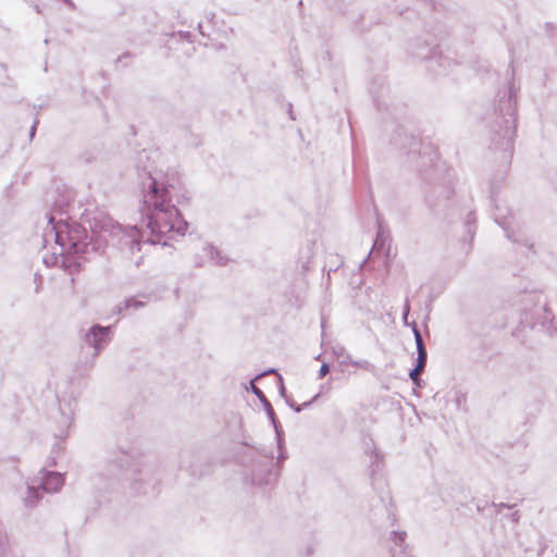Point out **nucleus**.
I'll return each instance as SVG.
<instances>
[{
  "label": "nucleus",
  "instance_id": "nucleus-2",
  "mask_svg": "<svg viewBox=\"0 0 557 557\" xmlns=\"http://www.w3.org/2000/svg\"><path fill=\"white\" fill-rule=\"evenodd\" d=\"M517 88L513 82L497 94L495 117L491 123V148L500 151V160L508 163L513 153V141L517 129L516 117Z\"/></svg>",
  "mask_w": 557,
  "mask_h": 557
},
{
  "label": "nucleus",
  "instance_id": "nucleus-4",
  "mask_svg": "<svg viewBox=\"0 0 557 557\" xmlns=\"http://www.w3.org/2000/svg\"><path fill=\"white\" fill-rule=\"evenodd\" d=\"M520 325L530 331H536L553 336L557 329L554 326V315L542 300L541 293L532 290L524 293L519 300Z\"/></svg>",
  "mask_w": 557,
  "mask_h": 557
},
{
  "label": "nucleus",
  "instance_id": "nucleus-11",
  "mask_svg": "<svg viewBox=\"0 0 557 557\" xmlns=\"http://www.w3.org/2000/svg\"><path fill=\"white\" fill-rule=\"evenodd\" d=\"M417 357L414 358V367L409 371V377L413 384L418 387L421 386V380L419 375L423 372L426 363V350H417Z\"/></svg>",
  "mask_w": 557,
  "mask_h": 557
},
{
  "label": "nucleus",
  "instance_id": "nucleus-8",
  "mask_svg": "<svg viewBox=\"0 0 557 557\" xmlns=\"http://www.w3.org/2000/svg\"><path fill=\"white\" fill-rule=\"evenodd\" d=\"M36 482L38 485L32 484L27 487L25 496L27 505H33L37 502L40 488L49 493L59 492L64 484V476L60 472L42 470L38 473Z\"/></svg>",
  "mask_w": 557,
  "mask_h": 557
},
{
  "label": "nucleus",
  "instance_id": "nucleus-20",
  "mask_svg": "<svg viewBox=\"0 0 557 557\" xmlns=\"http://www.w3.org/2000/svg\"><path fill=\"white\" fill-rule=\"evenodd\" d=\"M406 533L404 532H393L392 533V540L396 545H401V543L405 541Z\"/></svg>",
  "mask_w": 557,
  "mask_h": 557
},
{
  "label": "nucleus",
  "instance_id": "nucleus-26",
  "mask_svg": "<svg viewBox=\"0 0 557 557\" xmlns=\"http://www.w3.org/2000/svg\"><path fill=\"white\" fill-rule=\"evenodd\" d=\"M310 404H311V401L305 403L302 406H297V407H295V411L299 412V411H301L302 407L309 406Z\"/></svg>",
  "mask_w": 557,
  "mask_h": 557
},
{
  "label": "nucleus",
  "instance_id": "nucleus-22",
  "mask_svg": "<svg viewBox=\"0 0 557 557\" xmlns=\"http://www.w3.org/2000/svg\"><path fill=\"white\" fill-rule=\"evenodd\" d=\"M39 121L36 119L29 129V137L33 138L36 134V128H37V125H38Z\"/></svg>",
  "mask_w": 557,
  "mask_h": 557
},
{
  "label": "nucleus",
  "instance_id": "nucleus-25",
  "mask_svg": "<svg viewBox=\"0 0 557 557\" xmlns=\"http://www.w3.org/2000/svg\"><path fill=\"white\" fill-rule=\"evenodd\" d=\"M274 372H275V370H274V369H269V370L264 371L263 373H261V374L257 375V376L255 377V380H258L259 377H261V376H263V375H267V374H269V373H274Z\"/></svg>",
  "mask_w": 557,
  "mask_h": 557
},
{
  "label": "nucleus",
  "instance_id": "nucleus-1",
  "mask_svg": "<svg viewBox=\"0 0 557 557\" xmlns=\"http://www.w3.org/2000/svg\"><path fill=\"white\" fill-rule=\"evenodd\" d=\"M158 157L157 150L143 149L135 158L143 196L140 213L148 233L140 232L136 226L117 225L114 234L119 236L121 246L127 247L131 252L139 251L141 243L165 246V237L172 239L175 236H184L188 228V223L173 202L174 178L163 175L162 171L156 168Z\"/></svg>",
  "mask_w": 557,
  "mask_h": 557
},
{
  "label": "nucleus",
  "instance_id": "nucleus-9",
  "mask_svg": "<svg viewBox=\"0 0 557 557\" xmlns=\"http://www.w3.org/2000/svg\"><path fill=\"white\" fill-rule=\"evenodd\" d=\"M112 326L94 325L86 334V341L92 348H100L111 341Z\"/></svg>",
  "mask_w": 557,
  "mask_h": 557
},
{
  "label": "nucleus",
  "instance_id": "nucleus-19",
  "mask_svg": "<svg viewBox=\"0 0 557 557\" xmlns=\"http://www.w3.org/2000/svg\"><path fill=\"white\" fill-rule=\"evenodd\" d=\"M423 150H424V151H423V154H424V156H425V154H428V162H423V164H422V165H426V164H429V163H430V164H431V163H433V162H434V160H435L436 153H435L434 151H433V152H431V147H423Z\"/></svg>",
  "mask_w": 557,
  "mask_h": 557
},
{
  "label": "nucleus",
  "instance_id": "nucleus-23",
  "mask_svg": "<svg viewBox=\"0 0 557 557\" xmlns=\"http://www.w3.org/2000/svg\"><path fill=\"white\" fill-rule=\"evenodd\" d=\"M65 5H67L71 10H75V3L72 0H61Z\"/></svg>",
  "mask_w": 557,
  "mask_h": 557
},
{
  "label": "nucleus",
  "instance_id": "nucleus-15",
  "mask_svg": "<svg viewBox=\"0 0 557 557\" xmlns=\"http://www.w3.org/2000/svg\"><path fill=\"white\" fill-rule=\"evenodd\" d=\"M465 228H466L467 235L469 236V242L471 244L475 236V232H476L474 212L471 211L468 213L466 222H465Z\"/></svg>",
  "mask_w": 557,
  "mask_h": 557
},
{
  "label": "nucleus",
  "instance_id": "nucleus-18",
  "mask_svg": "<svg viewBox=\"0 0 557 557\" xmlns=\"http://www.w3.org/2000/svg\"><path fill=\"white\" fill-rule=\"evenodd\" d=\"M413 332H414V339H416V348H418V349L425 348V344L423 342L421 333L417 329H413Z\"/></svg>",
  "mask_w": 557,
  "mask_h": 557
},
{
  "label": "nucleus",
  "instance_id": "nucleus-10",
  "mask_svg": "<svg viewBox=\"0 0 557 557\" xmlns=\"http://www.w3.org/2000/svg\"><path fill=\"white\" fill-rule=\"evenodd\" d=\"M414 55L419 59H425L430 62L435 61L440 67L446 69L449 65L450 59L447 55H442L441 51H437V48H429L428 46H423L414 53Z\"/></svg>",
  "mask_w": 557,
  "mask_h": 557
},
{
  "label": "nucleus",
  "instance_id": "nucleus-5",
  "mask_svg": "<svg viewBox=\"0 0 557 557\" xmlns=\"http://www.w3.org/2000/svg\"><path fill=\"white\" fill-rule=\"evenodd\" d=\"M423 201L435 216L444 221H451L459 213L451 184L432 185L425 191Z\"/></svg>",
  "mask_w": 557,
  "mask_h": 557
},
{
  "label": "nucleus",
  "instance_id": "nucleus-16",
  "mask_svg": "<svg viewBox=\"0 0 557 557\" xmlns=\"http://www.w3.org/2000/svg\"><path fill=\"white\" fill-rule=\"evenodd\" d=\"M337 358L338 359L342 358V360H341L342 364H346V363L350 362L358 368H364V369L368 368L367 361H364V360L354 361L348 355L345 354V350H341V352L337 355Z\"/></svg>",
  "mask_w": 557,
  "mask_h": 557
},
{
  "label": "nucleus",
  "instance_id": "nucleus-27",
  "mask_svg": "<svg viewBox=\"0 0 557 557\" xmlns=\"http://www.w3.org/2000/svg\"><path fill=\"white\" fill-rule=\"evenodd\" d=\"M278 380H280V392H281V394L283 395V394H284L285 388H284V386H283V384H282V376H281V375H278Z\"/></svg>",
  "mask_w": 557,
  "mask_h": 557
},
{
  "label": "nucleus",
  "instance_id": "nucleus-12",
  "mask_svg": "<svg viewBox=\"0 0 557 557\" xmlns=\"http://www.w3.org/2000/svg\"><path fill=\"white\" fill-rule=\"evenodd\" d=\"M203 251L213 264L225 265L227 263V258L222 256L221 251L213 245L207 244Z\"/></svg>",
  "mask_w": 557,
  "mask_h": 557
},
{
  "label": "nucleus",
  "instance_id": "nucleus-24",
  "mask_svg": "<svg viewBox=\"0 0 557 557\" xmlns=\"http://www.w3.org/2000/svg\"><path fill=\"white\" fill-rule=\"evenodd\" d=\"M410 310L409 301L406 300L405 307H404V319H407L408 312Z\"/></svg>",
  "mask_w": 557,
  "mask_h": 557
},
{
  "label": "nucleus",
  "instance_id": "nucleus-21",
  "mask_svg": "<svg viewBox=\"0 0 557 557\" xmlns=\"http://www.w3.org/2000/svg\"><path fill=\"white\" fill-rule=\"evenodd\" d=\"M329 371H330L329 364L323 362L320 368V371H319L320 377H323L324 375H326L329 373Z\"/></svg>",
  "mask_w": 557,
  "mask_h": 557
},
{
  "label": "nucleus",
  "instance_id": "nucleus-30",
  "mask_svg": "<svg viewBox=\"0 0 557 557\" xmlns=\"http://www.w3.org/2000/svg\"><path fill=\"white\" fill-rule=\"evenodd\" d=\"M381 234H382V231H381V226L379 225L377 239L381 237Z\"/></svg>",
  "mask_w": 557,
  "mask_h": 557
},
{
  "label": "nucleus",
  "instance_id": "nucleus-6",
  "mask_svg": "<svg viewBox=\"0 0 557 557\" xmlns=\"http://www.w3.org/2000/svg\"><path fill=\"white\" fill-rule=\"evenodd\" d=\"M491 201L494 206V212L493 218L494 221L505 231L506 237L516 243L525 246L527 248L531 249L533 247V244L530 242V239L522 233L520 228H515L512 226L513 223V216L509 212L506 206L500 207L498 203V199L494 191L491 194Z\"/></svg>",
  "mask_w": 557,
  "mask_h": 557
},
{
  "label": "nucleus",
  "instance_id": "nucleus-17",
  "mask_svg": "<svg viewBox=\"0 0 557 557\" xmlns=\"http://www.w3.org/2000/svg\"><path fill=\"white\" fill-rule=\"evenodd\" d=\"M421 147H422V144L416 137H411V147L408 151V156H409L410 160H413L416 158L417 153H419V154L422 153Z\"/></svg>",
  "mask_w": 557,
  "mask_h": 557
},
{
  "label": "nucleus",
  "instance_id": "nucleus-3",
  "mask_svg": "<svg viewBox=\"0 0 557 557\" xmlns=\"http://www.w3.org/2000/svg\"><path fill=\"white\" fill-rule=\"evenodd\" d=\"M49 233L54 237V242L60 246L61 255L82 256L89 251H97L101 244L99 239H94V233L89 235L85 227L76 222H69L60 218L58 221L53 214L49 215Z\"/></svg>",
  "mask_w": 557,
  "mask_h": 557
},
{
  "label": "nucleus",
  "instance_id": "nucleus-7",
  "mask_svg": "<svg viewBox=\"0 0 557 557\" xmlns=\"http://www.w3.org/2000/svg\"><path fill=\"white\" fill-rule=\"evenodd\" d=\"M59 410L54 417L57 423L55 436L66 438L72 428L77 409V397L73 393H63L58 397Z\"/></svg>",
  "mask_w": 557,
  "mask_h": 557
},
{
  "label": "nucleus",
  "instance_id": "nucleus-29",
  "mask_svg": "<svg viewBox=\"0 0 557 557\" xmlns=\"http://www.w3.org/2000/svg\"><path fill=\"white\" fill-rule=\"evenodd\" d=\"M301 301H302V296L301 295L296 296V302H295L296 306H300Z\"/></svg>",
  "mask_w": 557,
  "mask_h": 557
},
{
  "label": "nucleus",
  "instance_id": "nucleus-13",
  "mask_svg": "<svg viewBox=\"0 0 557 557\" xmlns=\"http://www.w3.org/2000/svg\"><path fill=\"white\" fill-rule=\"evenodd\" d=\"M247 389L251 391L260 399V401H262L264 404V406L269 412V416L271 417L272 421L274 422V413H273L271 404L268 401V399L264 396V394L262 393V391L255 385V380L249 383V387H247Z\"/></svg>",
  "mask_w": 557,
  "mask_h": 557
},
{
  "label": "nucleus",
  "instance_id": "nucleus-28",
  "mask_svg": "<svg viewBox=\"0 0 557 557\" xmlns=\"http://www.w3.org/2000/svg\"><path fill=\"white\" fill-rule=\"evenodd\" d=\"M124 58H131V53H128V52L124 53L123 55L119 57L116 61L120 62Z\"/></svg>",
  "mask_w": 557,
  "mask_h": 557
},
{
  "label": "nucleus",
  "instance_id": "nucleus-14",
  "mask_svg": "<svg viewBox=\"0 0 557 557\" xmlns=\"http://www.w3.org/2000/svg\"><path fill=\"white\" fill-rule=\"evenodd\" d=\"M146 305V301L138 299L137 297H129L126 298L122 304L117 306L119 312H122V310L126 309H134L137 310L139 308H143Z\"/></svg>",
  "mask_w": 557,
  "mask_h": 557
}]
</instances>
